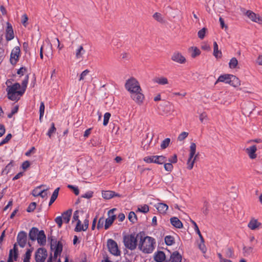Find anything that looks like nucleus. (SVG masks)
Wrapping results in <instances>:
<instances>
[{
  "mask_svg": "<svg viewBox=\"0 0 262 262\" xmlns=\"http://www.w3.org/2000/svg\"><path fill=\"white\" fill-rule=\"evenodd\" d=\"M138 236L140 239L139 249L145 253H151L155 248V239L148 236H145L143 232L138 233Z\"/></svg>",
  "mask_w": 262,
  "mask_h": 262,
  "instance_id": "nucleus-1",
  "label": "nucleus"
},
{
  "mask_svg": "<svg viewBox=\"0 0 262 262\" xmlns=\"http://www.w3.org/2000/svg\"><path fill=\"white\" fill-rule=\"evenodd\" d=\"M20 85L18 83H15L11 86H8L7 88V92L8 98L11 100H17L19 97L22 96L25 93V89H21Z\"/></svg>",
  "mask_w": 262,
  "mask_h": 262,
  "instance_id": "nucleus-2",
  "label": "nucleus"
},
{
  "mask_svg": "<svg viewBox=\"0 0 262 262\" xmlns=\"http://www.w3.org/2000/svg\"><path fill=\"white\" fill-rule=\"evenodd\" d=\"M218 82H223L228 83L231 85L236 87L240 85V81L239 79L235 76L231 74L222 75L218 78L215 84Z\"/></svg>",
  "mask_w": 262,
  "mask_h": 262,
  "instance_id": "nucleus-3",
  "label": "nucleus"
},
{
  "mask_svg": "<svg viewBox=\"0 0 262 262\" xmlns=\"http://www.w3.org/2000/svg\"><path fill=\"white\" fill-rule=\"evenodd\" d=\"M139 237L137 234H131L123 237V243L126 248L131 250H135L137 246V241Z\"/></svg>",
  "mask_w": 262,
  "mask_h": 262,
  "instance_id": "nucleus-4",
  "label": "nucleus"
},
{
  "mask_svg": "<svg viewBox=\"0 0 262 262\" xmlns=\"http://www.w3.org/2000/svg\"><path fill=\"white\" fill-rule=\"evenodd\" d=\"M125 89L130 93L141 90L138 81L134 77H131L126 80L125 84Z\"/></svg>",
  "mask_w": 262,
  "mask_h": 262,
  "instance_id": "nucleus-5",
  "label": "nucleus"
},
{
  "mask_svg": "<svg viewBox=\"0 0 262 262\" xmlns=\"http://www.w3.org/2000/svg\"><path fill=\"white\" fill-rule=\"evenodd\" d=\"M196 144L192 142L191 143L190 146L189 157L187 161L188 169L190 170L193 168L194 163L198 157L199 154H195L196 152Z\"/></svg>",
  "mask_w": 262,
  "mask_h": 262,
  "instance_id": "nucleus-6",
  "label": "nucleus"
},
{
  "mask_svg": "<svg viewBox=\"0 0 262 262\" xmlns=\"http://www.w3.org/2000/svg\"><path fill=\"white\" fill-rule=\"evenodd\" d=\"M144 162L147 163H156L162 164L167 162L166 158L163 156H151L144 157Z\"/></svg>",
  "mask_w": 262,
  "mask_h": 262,
  "instance_id": "nucleus-7",
  "label": "nucleus"
},
{
  "mask_svg": "<svg viewBox=\"0 0 262 262\" xmlns=\"http://www.w3.org/2000/svg\"><path fill=\"white\" fill-rule=\"evenodd\" d=\"M107 246L109 251L114 255L118 256L120 254L117 243L112 239H108Z\"/></svg>",
  "mask_w": 262,
  "mask_h": 262,
  "instance_id": "nucleus-8",
  "label": "nucleus"
},
{
  "mask_svg": "<svg viewBox=\"0 0 262 262\" xmlns=\"http://www.w3.org/2000/svg\"><path fill=\"white\" fill-rule=\"evenodd\" d=\"M47 255V251L45 248H38L35 254L36 262H45Z\"/></svg>",
  "mask_w": 262,
  "mask_h": 262,
  "instance_id": "nucleus-9",
  "label": "nucleus"
},
{
  "mask_svg": "<svg viewBox=\"0 0 262 262\" xmlns=\"http://www.w3.org/2000/svg\"><path fill=\"white\" fill-rule=\"evenodd\" d=\"M116 208H113L108 211L107 214L108 217L105 220L104 229L107 230L112 225L114 221L116 218V215L114 214Z\"/></svg>",
  "mask_w": 262,
  "mask_h": 262,
  "instance_id": "nucleus-10",
  "label": "nucleus"
},
{
  "mask_svg": "<svg viewBox=\"0 0 262 262\" xmlns=\"http://www.w3.org/2000/svg\"><path fill=\"white\" fill-rule=\"evenodd\" d=\"M20 48L17 46L13 48L10 54V61L12 64H15L18 61L20 56Z\"/></svg>",
  "mask_w": 262,
  "mask_h": 262,
  "instance_id": "nucleus-11",
  "label": "nucleus"
},
{
  "mask_svg": "<svg viewBox=\"0 0 262 262\" xmlns=\"http://www.w3.org/2000/svg\"><path fill=\"white\" fill-rule=\"evenodd\" d=\"M43 186V185H41L39 186L36 187L35 189H34L32 191V194L34 196H40L42 198L47 199L48 198V192L47 190L48 189H43L42 190H39L40 188Z\"/></svg>",
  "mask_w": 262,
  "mask_h": 262,
  "instance_id": "nucleus-12",
  "label": "nucleus"
},
{
  "mask_svg": "<svg viewBox=\"0 0 262 262\" xmlns=\"http://www.w3.org/2000/svg\"><path fill=\"white\" fill-rule=\"evenodd\" d=\"M27 233L24 231L19 232L17 236V242L19 246L24 248L27 242Z\"/></svg>",
  "mask_w": 262,
  "mask_h": 262,
  "instance_id": "nucleus-13",
  "label": "nucleus"
},
{
  "mask_svg": "<svg viewBox=\"0 0 262 262\" xmlns=\"http://www.w3.org/2000/svg\"><path fill=\"white\" fill-rule=\"evenodd\" d=\"M141 90L131 93V98L138 104H141L144 98V95L141 93Z\"/></svg>",
  "mask_w": 262,
  "mask_h": 262,
  "instance_id": "nucleus-14",
  "label": "nucleus"
},
{
  "mask_svg": "<svg viewBox=\"0 0 262 262\" xmlns=\"http://www.w3.org/2000/svg\"><path fill=\"white\" fill-rule=\"evenodd\" d=\"M53 242L55 243L56 244V245L55 246V250L54 251V257L55 258H56L57 256L59 254H60L62 251V244L60 241H58L57 243L56 241L54 242L53 239L51 240V249H53V247L54 245L53 244Z\"/></svg>",
  "mask_w": 262,
  "mask_h": 262,
  "instance_id": "nucleus-15",
  "label": "nucleus"
},
{
  "mask_svg": "<svg viewBox=\"0 0 262 262\" xmlns=\"http://www.w3.org/2000/svg\"><path fill=\"white\" fill-rule=\"evenodd\" d=\"M171 60L180 64L186 62V58L179 52H174L171 56Z\"/></svg>",
  "mask_w": 262,
  "mask_h": 262,
  "instance_id": "nucleus-16",
  "label": "nucleus"
},
{
  "mask_svg": "<svg viewBox=\"0 0 262 262\" xmlns=\"http://www.w3.org/2000/svg\"><path fill=\"white\" fill-rule=\"evenodd\" d=\"M245 150L251 159H254L256 158L257 156L255 152L257 150V147L256 145H252L246 148Z\"/></svg>",
  "mask_w": 262,
  "mask_h": 262,
  "instance_id": "nucleus-17",
  "label": "nucleus"
},
{
  "mask_svg": "<svg viewBox=\"0 0 262 262\" xmlns=\"http://www.w3.org/2000/svg\"><path fill=\"white\" fill-rule=\"evenodd\" d=\"M40 231L36 227H32L29 233V239L32 241L36 240L38 235L39 234Z\"/></svg>",
  "mask_w": 262,
  "mask_h": 262,
  "instance_id": "nucleus-18",
  "label": "nucleus"
},
{
  "mask_svg": "<svg viewBox=\"0 0 262 262\" xmlns=\"http://www.w3.org/2000/svg\"><path fill=\"white\" fill-rule=\"evenodd\" d=\"M89 220L86 219L84 221L83 226H82L81 227H79V225H80V220H78V222L77 223L76 226L75 228V231L76 232H80L81 231H86L89 227Z\"/></svg>",
  "mask_w": 262,
  "mask_h": 262,
  "instance_id": "nucleus-19",
  "label": "nucleus"
},
{
  "mask_svg": "<svg viewBox=\"0 0 262 262\" xmlns=\"http://www.w3.org/2000/svg\"><path fill=\"white\" fill-rule=\"evenodd\" d=\"M155 206L161 214H165L168 208V205L162 203H158Z\"/></svg>",
  "mask_w": 262,
  "mask_h": 262,
  "instance_id": "nucleus-20",
  "label": "nucleus"
},
{
  "mask_svg": "<svg viewBox=\"0 0 262 262\" xmlns=\"http://www.w3.org/2000/svg\"><path fill=\"white\" fill-rule=\"evenodd\" d=\"M261 225V223L258 222L257 220L252 219L248 224V227L252 230L258 229Z\"/></svg>",
  "mask_w": 262,
  "mask_h": 262,
  "instance_id": "nucleus-21",
  "label": "nucleus"
},
{
  "mask_svg": "<svg viewBox=\"0 0 262 262\" xmlns=\"http://www.w3.org/2000/svg\"><path fill=\"white\" fill-rule=\"evenodd\" d=\"M170 223L175 228L181 229L183 227L182 222L177 217H172L170 219Z\"/></svg>",
  "mask_w": 262,
  "mask_h": 262,
  "instance_id": "nucleus-22",
  "label": "nucleus"
},
{
  "mask_svg": "<svg viewBox=\"0 0 262 262\" xmlns=\"http://www.w3.org/2000/svg\"><path fill=\"white\" fill-rule=\"evenodd\" d=\"M38 243L40 246H44L46 243V236L43 230H40L36 238Z\"/></svg>",
  "mask_w": 262,
  "mask_h": 262,
  "instance_id": "nucleus-23",
  "label": "nucleus"
},
{
  "mask_svg": "<svg viewBox=\"0 0 262 262\" xmlns=\"http://www.w3.org/2000/svg\"><path fill=\"white\" fill-rule=\"evenodd\" d=\"M246 15L253 21L260 23L261 19L259 16H257L256 14L250 10L246 12Z\"/></svg>",
  "mask_w": 262,
  "mask_h": 262,
  "instance_id": "nucleus-24",
  "label": "nucleus"
},
{
  "mask_svg": "<svg viewBox=\"0 0 262 262\" xmlns=\"http://www.w3.org/2000/svg\"><path fill=\"white\" fill-rule=\"evenodd\" d=\"M182 256L178 252H173L170 255L169 262H182Z\"/></svg>",
  "mask_w": 262,
  "mask_h": 262,
  "instance_id": "nucleus-25",
  "label": "nucleus"
},
{
  "mask_svg": "<svg viewBox=\"0 0 262 262\" xmlns=\"http://www.w3.org/2000/svg\"><path fill=\"white\" fill-rule=\"evenodd\" d=\"M85 52V50L83 49L82 45L78 46L77 49L75 50V57L76 59H79L82 58L83 55Z\"/></svg>",
  "mask_w": 262,
  "mask_h": 262,
  "instance_id": "nucleus-26",
  "label": "nucleus"
},
{
  "mask_svg": "<svg viewBox=\"0 0 262 262\" xmlns=\"http://www.w3.org/2000/svg\"><path fill=\"white\" fill-rule=\"evenodd\" d=\"M72 213V210L71 209H69L67 211L63 212L62 214V219H63V221L66 223L68 224L69 223L71 215Z\"/></svg>",
  "mask_w": 262,
  "mask_h": 262,
  "instance_id": "nucleus-27",
  "label": "nucleus"
},
{
  "mask_svg": "<svg viewBox=\"0 0 262 262\" xmlns=\"http://www.w3.org/2000/svg\"><path fill=\"white\" fill-rule=\"evenodd\" d=\"M154 259L157 262H162L165 259V254L163 251H158L154 254Z\"/></svg>",
  "mask_w": 262,
  "mask_h": 262,
  "instance_id": "nucleus-28",
  "label": "nucleus"
},
{
  "mask_svg": "<svg viewBox=\"0 0 262 262\" xmlns=\"http://www.w3.org/2000/svg\"><path fill=\"white\" fill-rule=\"evenodd\" d=\"M14 33L12 27L11 26H8L6 32V39L7 40H11L14 38Z\"/></svg>",
  "mask_w": 262,
  "mask_h": 262,
  "instance_id": "nucleus-29",
  "label": "nucleus"
},
{
  "mask_svg": "<svg viewBox=\"0 0 262 262\" xmlns=\"http://www.w3.org/2000/svg\"><path fill=\"white\" fill-rule=\"evenodd\" d=\"M154 81L160 85H165L168 83L167 78L165 77H156Z\"/></svg>",
  "mask_w": 262,
  "mask_h": 262,
  "instance_id": "nucleus-30",
  "label": "nucleus"
},
{
  "mask_svg": "<svg viewBox=\"0 0 262 262\" xmlns=\"http://www.w3.org/2000/svg\"><path fill=\"white\" fill-rule=\"evenodd\" d=\"M213 55L216 58H220L222 56V52L219 50L218 45L216 41L213 42Z\"/></svg>",
  "mask_w": 262,
  "mask_h": 262,
  "instance_id": "nucleus-31",
  "label": "nucleus"
},
{
  "mask_svg": "<svg viewBox=\"0 0 262 262\" xmlns=\"http://www.w3.org/2000/svg\"><path fill=\"white\" fill-rule=\"evenodd\" d=\"M102 195L104 199L108 200L115 196V192L113 191H103Z\"/></svg>",
  "mask_w": 262,
  "mask_h": 262,
  "instance_id": "nucleus-32",
  "label": "nucleus"
},
{
  "mask_svg": "<svg viewBox=\"0 0 262 262\" xmlns=\"http://www.w3.org/2000/svg\"><path fill=\"white\" fill-rule=\"evenodd\" d=\"M191 223L194 225V229L195 231L199 235L202 242L204 243V238L201 233V232L199 230V228L196 223L193 221H191Z\"/></svg>",
  "mask_w": 262,
  "mask_h": 262,
  "instance_id": "nucleus-33",
  "label": "nucleus"
},
{
  "mask_svg": "<svg viewBox=\"0 0 262 262\" xmlns=\"http://www.w3.org/2000/svg\"><path fill=\"white\" fill-rule=\"evenodd\" d=\"M32 252V249H27L25 255L23 260V262H30V259L31 258V253Z\"/></svg>",
  "mask_w": 262,
  "mask_h": 262,
  "instance_id": "nucleus-34",
  "label": "nucleus"
},
{
  "mask_svg": "<svg viewBox=\"0 0 262 262\" xmlns=\"http://www.w3.org/2000/svg\"><path fill=\"white\" fill-rule=\"evenodd\" d=\"M238 64V61L235 57H232L229 63V66L231 69H235Z\"/></svg>",
  "mask_w": 262,
  "mask_h": 262,
  "instance_id": "nucleus-35",
  "label": "nucleus"
},
{
  "mask_svg": "<svg viewBox=\"0 0 262 262\" xmlns=\"http://www.w3.org/2000/svg\"><path fill=\"white\" fill-rule=\"evenodd\" d=\"M165 244L168 246H171L174 243V238L171 235H167L165 237Z\"/></svg>",
  "mask_w": 262,
  "mask_h": 262,
  "instance_id": "nucleus-36",
  "label": "nucleus"
},
{
  "mask_svg": "<svg viewBox=\"0 0 262 262\" xmlns=\"http://www.w3.org/2000/svg\"><path fill=\"white\" fill-rule=\"evenodd\" d=\"M128 219L132 223H135L137 221V218L134 212L131 211L129 213Z\"/></svg>",
  "mask_w": 262,
  "mask_h": 262,
  "instance_id": "nucleus-37",
  "label": "nucleus"
},
{
  "mask_svg": "<svg viewBox=\"0 0 262 262\" xmlns=\"http://www.w3.org/2000/svg\"><path fill=\"white\" fill-rule=\"evenodd\" d=\"M153 17L155 19H156L157 21L160 22V23H163L164 22V19L162 17L161 13L158 12H156L153 15Z\"/></svg>",
  "mask_w": 262,
  "mask_h": 262,
  "instance_id": "nucleus-38",
  "label": "nucleus"
},
{
  "mask_svg": "<svg viewBox=\"0 0 262 262\" xmlns=\"http://www.w3.org/2000/svg\"><path fill=\"white\" fill-rule=\"evenodd\" d=\"M191 49L192 50L191 57L193 58L199 55L201 53L200 50L196 47H192Z\"/></svg>",
  "mask_w": 262,
  "mask_h": 262,
  "instance_id": "nucleus-39",
  "label": "nucleus"
},
{
  "mask_svg": "<svg viewBox=\"0 0 262 262\" xmlns=\"http://www.w3.org/2000/svg\"><path fill=\"white\" fill-rule=\"evenodd\" d=\"M225 256L228 258H232L234 256V251L231 248H228L225 250Z\"/></svg>",
  "mask_w": 262,
  "mask_h": 262,
  "instance_id": "nucleus-40",
  "label": "nucleus"
},
{
  "mask_svg": "<svg viewBox=\"0 0 262 262\" xmlns=\"http://www.w3.org/2000/svg\"><path fill=\"white\" fill-rule=\"evenodd\" d=\"M45 105L43 102L40 103V107H39V120L41 121V118L43 117L45 112Z\"/></svg>",
  "mask_w": 262,
  "mask_h": 262,
  "instance_id": "nucleus-41",
  "label": "nucleus"
},
{
  "mask_svg": "<svg viewBox=\"0 0 262 262\" xmlns=\"http://www.w3.org/2000/svg\"><path fill=\"white\" fill-rule=\"evenodd\" d=\"M170 142V138H167L165 139L161 143V148L162 149H165L169 146Z\"/></svg>",
  "mask_w": 262,
  "mask_h": 262,
  "instance_id": "nucleus-42",
  "label": "nucleus"
},
{
  "mask_svg": "<svg viewBox=\"0 0 262 262\" xmlns=\"http://www.w3.org/2000/svg\"><path fill=\"white\" fill-rule=\"evenodd\" d=\"M253 248L251 247H244L243 253L245 256L249 255L252 252Z\"/></svg>",
  "mask_w": 262,
  "mask_h": 262,
  "instance_id": "nucleus-43",
  "label": "nucleus"
},
{
  "mask_svg": "<svg viewBox=\"0 0 262 262\" xmlns=\"http://www.w3.org/2000/svg\"><path fill=\"white\" fill-rule=\"evenodd\" d=\"M111 116V115L110 113H105L104 114L103 122V124L104 126H106L108 124Z\"/></svg>",
  "mask_w": 262,
  "mask_h": 262,
  "instance_id": "nucleus-44",
  "label": "nucleus"
},
{
  "mask_svg": "<svg viewBox=\"0 0 262 262\" xmlns=\"http://www.w3.org/2000/svg\"><path fill=\"white\" fill-rule=\"evenodd\" d=\"M104 222H105V220L103 217H101L99 219L98 224H97V228L98 230L102 228L103 227V226L104 227Z\"/></svg>",
  "mask_w": 262,
  "mask_h": 262,
  "instance_id": "nucleus-45",
  "label": "nucleus"
},
{
  "mask_svg": "<svg viewBox=\"0 0 262 262\" xmlns=\"http://www.w3.org/2000/svg\"><path fill=\"white\" fill-rule=\"evenodd\" d=\"M36 207V203L35 202H32L30 204L29 206L28 207L27 209V211L28 212H33Z\"/></svg>",
  "mask_w": 262,
  "mask_h": 262,
  "instance_id": "nucleus-46",
  "label": "nucleus"
},
{
  "mask_svg": "<svg viewBox=\"0 0 262 262\" xmlns=\"http://www.w3.org/2000/svg\"><path fill=\"white\" fill-rule=\"evenodd\" d=\"M56 128L55 127V124L54 123H51V126L50 127V128L49 129L48 133H47V135L49 137H51L52 135L56 131Z\"/></svg>",
  "mask_w": 262,
  "mask_h": 262,
  "instance_id": "nucleus-47",
  "label": "nucleus"
},
{
  "mask_svg": "<svg viewBox=\"0 0 262 262\" xmlns=\"http://www.w3.org/2000/svg\"><path fill=\"white\" fill-rule=\"evenodd\" d=\"M18 105L15 106L12 109L11 113L8 114V116H7L9 118H11L13 117V116L18 112Z\"/></svg>",
  "mask_w": 262,
  "mask_h": 262,
  "instance_id": "nucleus-48",
  "label": "nucleus"
},
{
  "mask_svg": "<svg viewBox=\"0 0 262 262\" xmlns=\"http://www.w3.org/2000/svg\"><path fill=\"white\" fill-rule=\"evenodd\" d=\"M206 29L205 28H203L199 31V32L198 33V37L200 39H202L204 38V37L205 36V33H206Z\"/></svg>",
  "mask_w": 262,
  "mask_h": 262,
  "instance_id": "nucleus-49",
  "label": "nucleus"
},
{
  "mask_svg": "<svg viewBox=\"0 0 262 262\" xmlns=\"http://www.w3.org/2000/svg\"><path fill=\"white\" fill-rule=\"evenodd\" d=\"M90 73V71L89 70H85L83 71L81 74L80 75L79 81L83 80L85 79L86 76Z\"/></svg>",
  "mask_w": 262,
  "mask_h": 262,
  "instance_id": "nucleus-50",
  "label": "nucleus"
},
{
  "mask_svg": "<svg viewBox=\"0 0 262 262\" xmlns=\"http://www.w3.org/2000/svg\"><path fill=\"white\" fill-rule=\"evenodd\" d=\"M12 138V135L8 134L6 137L0 142V146L3 145L4 144L7 143Z\"/></svg>",
  "mask_w": 262,
  "mask_h": 262,
  "instance_id": "nucleus-51",
  "label": "nucleus"
},
{
  "mask_svg": "<svg viewBox=\"0 0 262 262\" xmlns=\"http://www.w3.org/2000/svg\"><path fill=\"white\" fill-rule=\"evenodd\" d=\"M164 168L165 170L168 172H170L173 169V165L171 163H164Z\"/></svg>",
  "mask_w": 262,
  "mask_h": 262,
  "instance_id": "nucleus-52",
  "label": "nucleus"
},
{
  "mask_svg": "<svg viewBox=\"0 0 262 262\" xmlns=\"http://www.w3.org/2000/svg\"><path fill=\"white\" fill-rule=\"evenodd\" d=\"M55 222L58 225V228L61 227L63 220L61 216H58L56 217L55 219Z\"/></svg>",
  "mask_w": 262,
  "mask_h": 262,
  "instance_id": "nucleus-53",
  "label": "nucleus"
},
{
  "mask_svg": "<svg viewBox=\"0 0 262 262\" xmlns=\"http://www.w3.org/2000/svg\"><path fill=\"white\" fill-rule=\"evenodd\" d=\"M29 80V75H27L25 78V79L22 81V88L21 89H24L25 91H26L28 83Z\"/></svg>",
  "mask_w": 262,
  "mask_h": 262,
  "instance_id": "nucleus-54",
  "label": "nucleus"
},
{
  "mask_svg": "<svg viewBox=\"0 0 262 262\" xmlns=\"http://www.w3.org/2000/svg\"><path fill=\"white\" fill-rule=\"evenodd\" d=\"M138 210L141 212L147 213L149 211L148 206L147 205L142 206L141 207L138 208Z\"/></svg>",
  "mask_w": 262,
  "mask_h": 262,
  "instance_id": "nucleus-55",
  "label": "nucleus"
},
{
  "mask_svg": "<svg viewBox=\"0 0 262 262\" xmlns=\"http://www.w3.org/2000/svg\"><path fill=\"white\" fill-rule=\"evenodd\" d=\"M188 133L183 132L179 135L178 138V140L180 141H183L188 136Z\"/></svg>",
  "mask_w": 262,
  "mask_h": 262,
  "instance_id": "nucleus-56",
  "label": "nucleus"
},
{
  "mask_svg": "<svg viewBox=\"0 0 262 262\" xmlns=\"http://www.w3.org/2000/svg\"><path fill=\"white\" fill-rule=\"evenodd\" d=\"M13 166V162L11 161L5 167L4 169H3L2 172L5 173L6 174H7L10 169Z\"/></svg>",
  "mask_w": 262,
  "mask_h": 262,
  "instance_id": "nucleus-57",
  "label": "nucleus"
},
{
  "mask_svg": "<svg viewBox=\"0 0 262 262\" xmlns=\"http://www.w3.org/2000/svg\"><path fill=\"white\" fill-rule=\"evenodd\" d=\"M177 161V156L176 154L173 155L171 158H169L168 160H167V161L171 164L176 163Z\"/></svg>",
  "mask_w": 262,
  "mask_h": 262,
  "instance_id": "nucleus-58",
  "label": "nucleus"
},
{
  "mask_svg": "<svg viewBox=\"0 0 262 262\" xmlns=\"http://www.w3.org/2000/svg\"><path fill=\"white\" fill-rule=\"evenodd\" d=\"M93 192L92 191H89L86 192L85 193L82 194L81 195V198L90 199L93 196Z\"/></svg>",
  "mask_w": 262,
  "mask_h": 262,
  "instance_id": "nucleus-59",
  "label": "nucleus"
},
{
  "mask_svg": "<svg viewBox=\"0 0 262 262\" xmlns=\"http://www.w3.org/2000/svg\"><path fill=\"white\" fill-rule=\"evenodd\" d=\"M12 250H13V256H14V259L15 260H16V259L18 256V253H17L18 250H17V248H16V244H14L13 249Z\"/></svg>",
  "mask_w": 262,
  "mask_h": 262,
  "instance_id": "nucleus-60",
  "label": "nucleus"
},
{
  "mask_svg": "<svg viewBox=\"0 0 262 262\" xmlns=\"http://www.w3.org/2000/svg\"><path fill=\"white\" fill-rule=\"evenodd\" d=\"M79 220V211L78 210H76L74 212L73 216V219L72 222L74 221H77L78 222Z\"/></svg>",
  "mask_w": 262,
  "mask_h": 262,
  "instance_id": "nucleus-61",
  "label": "nucleus"
},
{
  "mask_svg": "<svg viewBox=\"0 0 262 262\" xmlns=\"http://www.w3.org/2000/svg\"><path fill=\"white\" fill-rule=\"evenodd\" d=\"M59 189H60L59 187H58L55 189V190L54 191V192L52 193V195L51 196L52 198L54 199L55 200H56L57 199L58 195Z\"/></svg>",
  "mask_w": 262,
  "mask_h": 262,
  "instance_id": "nucleus-62",
  "label": "nucleus"
},
{
  "mask_svg": "<svg viewBox=\"0 0 262 262\" xmlns=\"http://www.w3.org/2000/svg\"><path fill=\"white\" fill-rule=\"evenodd\" d=\"M28 19V16H27V14H24L22 16L21 23L25 27H26V25H27L26 23H27Z\"/></svg>",
  "mask_w": 262,
  "mask_h": 262,
  "instance_id": "nucleus-63",
  "label": "nucleus"
},
{
  "mask_svg": "<svg viewBox=\"0 0 262 262\" xmlns=\"http://www.w3.org/2000/svg\"><path fill=\"white\" fill-rule=\"evenodd\" d=\"M30 166V163L28 161H26L23 163L21 167L23 169L25 170Z\"/></svg>",
  "mask_w": 262,
  "mask_h": 262,
  "instance_id": "nucleus-64",
  "label": "nucleus"
}]
</instances>
